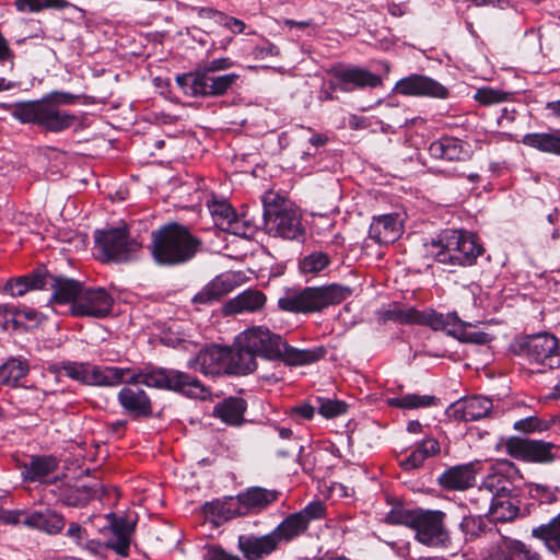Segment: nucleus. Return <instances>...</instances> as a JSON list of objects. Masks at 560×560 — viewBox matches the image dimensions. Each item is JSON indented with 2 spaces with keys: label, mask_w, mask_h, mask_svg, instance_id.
<instances>
[{
  "label": "nucleus",
  "mask_w": 560,
  "mask_h": 560,
  "mask_svg": "<svg viewBox=\"0 0 560 560\" xmlns=\"http://www.w3.org/2000/svg\"><path fill=\"white\" fill-rule=\"evenodd\" d=\"M59 374L85 386L112 387L121 383H144L149 387L180 393L189 398L206 400L211 390L197 377L173 369H145L133 372L118 366H98L90 362L65 361L55 366Z\"/></svg>",
  "instance_id": "f257e3e1"
},
{
  "label": "nucleus",
  "mask_w": 560,
  "mask_h": 560,
  "mask_svg": "<svg viewBox=\"0 0 560 560\" xmlns=\"http://www.w3.org/2000/svg\"><path fill=\"white\" fill-rule=\"evenodd\" d=\"M246 348L257 357L267 360H280L287 365H306L320 360L326 350L324 347L299 349L288 345L280 335L264 326H254L240 334Z\"/></svg>",
  "instance_id": "f03ea898"
},
{
  "label": "nucleus",
  "mask_w": 560,
  "mask_h": 560,
  "mask_svg": "<svg viewBox=\"0 0 560 560\" xmlns=\"http://www.w3.org/2000/svg\"><path fill=\"white\" fill-rule=\"evenodd\" d=\"M151 254L160 266H175L191 260L201 241L179 223L165 224L151 233Z\"/></svg>",
  "instance_id": "7ed1b4c3"
},
{
  "label": "nucleus",
  "mask_w": 560,
  "mask_h": 560,
  "mask_svg": "<svg viewBox=\"0 0 560 560\" xmlns=\"http://www.w3.org/2000/svg\"><path fill=\"white\" fill-rule=\"evenodd\" d=\"M10 115L22 124H34L48 132H62L73 127L79 118L77 115L55 107L42 100L0 104Z\"/></svg>",
  "instance_id": "20e7f679"
},
{
  "label": "nucleus",
  "mask_w": 560,
  "mask_h": 560,
  "mask_svg": "<svg viewBox=\"0 0 560 560\" xmlns=\"http://www.w3.org/2000/svg\"><path fill=\"white\" fill-rule=\"evenodd\" d=\"M429 252L441 264L467 267L476 262L483 248L474 234L447 230L432 241Z\"/></svg>",
  "instance_id": "39448f33"
},
{
  "label": "nucleus",
  "mask_w": 560,
  "mask_h": 560,
  "mask_svg": "<svg viewBox=\"0 0 560 560\" xmlns=\"http://www.w3.org/2000/svg\"><path fill=\"white\" fill-rule=\"evenodd\" d=\"M265 229L268 234L290 241H303L305 229L295 207L267 192L262 198Z\"/></svg>",
  "instance_id": "423d86ee"
},
{
  "label": "nucleus",
  "mask_w": 560,
  "mask_h": 560,
  "mask_svg": "<svg viewBox=\"0 0 560 560\" xmlns=\"http://www.w3.org/2000/svg\"><path fill=\"white\" fill-rule=\"evenodd\" d=\"M351 293L347 287L330 284L326 287L305 288L302 291L289 292L279 299V307L293 313L318 312L329 305L341 303Z\"/></svg>",
  "instance_id": "0eeeda50"
},
{
  "label": "nucleus",
  "mask_w": 560,
  "mask_h": 560,
  "mask_svg": "<svg viewBox=\"0 0 560 560\" xmlns=\"http://www.w3.org/2000/svg\"><path fill=\"white\" fill-rule=\"evenodd\" d=\"M240 79L237 73L220 74L198 67L176 77L177 85L191 97H218L226 94Z\"/></svg>",
  "instance_id": "6e6552de"
},
{
  "label": "nucleus",
  "mask_w": 560,
  "mask_h": 560,
  "mask_svg": "<svg viewBox=\"0 0 560 560\" xmlns=\"http://www.w3.org/2000/svg\"><path fill=\"white\" fill-rule=\"evenodd\" d=\"M95 242L104 258L114 262H130L142 253V243L128 234L126 226L97 231Z\"/></svg>",
  "instance_id": "1a4fd4ad"
},
{
  "label": "nucleus",
  "mask_w": 560,
  "mask_h": 560,
  "mask_svg": "<svg viewBox=\"0 0 560 560\" xmlns=\"http://www.w3.org/2000/svg\"><path fill=\"white\" fill-rule=\"evenodd\" d=\"M513 349L517 355L524 357L529 362L542 364L549 369L560 366L558 339L548 332L526 336L517 340Z\"/></svg>",
  "instance_id": "9d476101"
},
{
  "label": "nucleus",
  "mask_w": 560,
  "mask_h": 560,
  "mask_svg": "<svg viewBox=\"0 0 560 560\" xmlns=\"http://www.w3.org/2000/svg\"><path fill=\"white\" fill-rule=\"evenodd\" d=\"M378 315L383 322L394 320L401 324L427 325L434 330L447 328L458 320L455 313L442 314L431 308L418 311L413 307L404 308L398 304L382 308Z\"/></svg>",
  "instance_id": "9b49d317"
},
{
  "label": "nucleus",
  "mask_w": 560,
  "mask_h": 560,
  "mask_svg": "<svg viewBox=\"0 0 560 560\" xmlns=\"http://www.w3.org/2000/svg\"><path fill=\"white\" fill-rule=\"evenodd\" d=\"M505 448L511 457L526 463L550 464L560 458V445L544 440L512 436Z\"/></svg>",
  "instance_id": "f8f14e48"
},
{
  "label": "nucleus",
  "mask_w": 560,
  "mask_h": 560,
  "mask_svg": "<svg viewBox=\"0 0 560 560\" xmlns=\"http://www.w3.org/2000/svg\"><path fill=\"white\" fill-rule=\"evenodd\" d=\"M325 513L326 506L323 502H311L301 511L284 517L272 532L280 545L289 544L304 535L312 521L324 518Z\"/></svg>",
  "instance_id": "ddd939ff"
},
{
  "label": "nucleus",
  "mask_w": 560,
  "mask_h": 560,
  "mask_svg": "<svg viewBox=\"0 0 560 560\" xmlns=\"http://www.w3.org/2000/svg\"><path fill=\"white\" fill-rule=\"evenodd\" d=\"M280 492L261 487H252L238 493L235 498H229L222 505V510L230 516H243L259 513L278 500Z\"/></svg>",
  "instance_id": "4468645a"
},
{
  "label": "nucleus",
  "mask_w": 560,
  "mask_h": 560,
  "mask_svg": "<svg viewBox=\"0 0 560 560\" xmlns=\"http://www.w3.org/2000/svg\"><path fill=\"white\" fill-rule=\"evenodd\" d=\"M445 514L435 510H416L411 528L416 538L423 545L438 547L448 540V534L444 526Z\"/></svg>",
  "instance_id": "2eb2a0df"
},
{
  "label": "nucleus",
  "mask_w": 560,
  "mask_h": 560,
  "mask_svg": "<svg viewBox=\"0 0 560 560\" xmlns=\"http://www.w3.org/2000/svg\"><path fill=\"white\" fill-rule=\"evenodd\" d=\"M229 347L212 345L201 349L187 365L203 375L219 376L230 375Z\"/></svg>",
  "instance_id": "dca6fc26"
},
{
  "label": "nucleus",
  "mask_w": 560,
  "mask_h": 560,
  "mask_svg": "<svg viewBox=\"0 0 560 560\" xmlns=\"http://www.w3.org/2000/svg\"><path fill=\"white\" fill-rule=\"evenodd\" d=\"M394 91L405 96L432 97L445 100L448 90L439 81L423 74H410L398 80Z\"/></svg>",
  "instance_id": "f3484780"
},
{
  "label": "nucleus",
  "mask_w": 560,
  "mask_h": 560,
  "mask_svg": "<svg viewBox=\"0 0 560 560\" xmlns=\"http://www.w3.org/2000/svg\"><path fill=\"white\" fill-rule=\"evenodd\" d=\"M518 474L516 466L509 460H502L493 466L479 486L480 492H487L491 498L508 495L516 492L513 478Z\"/></svg>",
  "instance_id": "a211bd4d"
},
{
  "label": "nucleus",
  "mask_w": 560,
  "mask_h": 560,
  "mask_svg": "<svg viewBox=\"0 0 560 560\" xmlns=\"http://www.w3.org/2000/svg\"><path fill=\"white\" fill-rule=\"evenodd\" d=\"M112 306L113 298L105 289L83 287L73 306V315L102 318L110 313Z\"/></svg>",
  "instance_id": "6ab92c4d"
},
{
  "label": "nucleus",
  "mask_w": 560,
  "mask_h": 560,
  "mask_svg": "<svg viewBox=\"0 0 560 560\" xmlns=\"http://www.w3.org/2000/svg\"><path fill=\"white\" fill-rule=\"evenodd\" d=\"M331 73L335 79L332 88L342 92L382 85V78L378 74L360 67H338L332 69Z\"/></svg>",
  "instance_id": "aec40b11"
},
{
  "label": "nucleus",
  "mask_w": 560,
  "mask_h": 560,
  "mask_svg": "<svg viewBox=\"0 0 560 560\" xmlns=\"http://www.w3.org/2000/svg\"><path fill=\"white\" fill-rule=\"evenodd\" d=\"M480 560H538V555L523 541L501 536L481 552Z\"/></svg>",
  "instance_id": "412c9836"
},
{
  "label": "nucleus",
  "mask_w": 560,
  "mask_h": 560,
  "mask_svg": "<svg viewBox=\"0 0 560 560\" xmlns=\"http://www.w3.org/2000/svg\"><path fill=\"white\" fill-rule=\"evenodd\" d=\"M240 275L233 271L220 273L196 293L191 302L199 305H211L221 301L226 294L240 285Z\"/></svg>",
  "instance_id": "4be33fe9"
},
{
  "label": "nucleus",
  "mask_w": 560,
  "mask_h": 560,
  "mask_svg": "<svg viewBox=\"0 0 560 560\" xmlns=\"http://www.w3.org/2000/svg\"><path fill=\"white\" fill-rule=\"evenodd\" d=\"M129 384L133 386L122 387L117 395V400L124 412L132 418L151 417L153 407L150 397L145 390L137 386L139 383Z\"/></svg>",
  "instance_id": "5701e85b"
},
{
  "label": "nucleus",
  "mask_w": 560,
  "mask_h": 560,
  "mask_svg": "<svg viewBox=\"0 0 560 560\" xmlns=\"http://www.w3.org/2000/svg\"><path fill=\"white\" fill-rule=\"evenodd\" d=\"M45 289L52 290L49 302L52 305H70V312L73 314V306L79 300V295L82 292L83 284L74 279L66 277H56L48 272H45Z\"/></svg>",
  "instance_id": "b1692460"
},
{
  "label": "nucleus",
  "mask_w": 560,
  "mask_h": 560,
  "mask_svg": "<svg viewBox=\"0 0 560 560\" xmlns=\"http://www.w3.org/2000/svg\"><path fill=\"white\" fill-rule=\"evenodd\" d=\"M493 408L492 400L485 396H471L452 404L447 413L457 421H478L490 415Z\"/></svg>",
  "instance_id": "393cba45"
},
{
  "label": "nucleus",
  "mask_w": 560,
  "mask_h": 560,
  "mask_svg": "<svg viewBox=\"0 0 560 560\" xmlns=\"http://www.w3.org/2000/svg\"><path fill=\"white\" fill-rule=\"evenodd\" d=\"M280 547L273 532L261 536L241 535L238 537V548L247 560H261Z\"/></svg>",
  "instance_id": "a878e982"
},
{
  "label": "nucleus",
  "mask_w": 560,
  "mask_h": 560,
  "mask_svg": "<svg viewBox=\"0 0 560 560\" xmlns=\"http://www.w3.org/2000/svg\"><path fill=\"white\" fill-rule=\"evenodd\" d=\"M112 538L105 542V548L114 550L121 557L129 555L131 536L135 525L125 517H117L115 514H107Z\"/></svg>",
  "instance_id": "bb28decb"
},
{
  "label": "nucleus",
  "mask_w": 560,
  "mask_h": 560,
  "mask_svg": "<svg viewBox=\"0 0 560 560\" xmlns=\"http://www.w3.org/2000/svg\"><path fill=\"white\" fill-rule=\"evenodd\" d=\"M402 233V223L397 213L373 218L369 229V238L381 245L394 243Z\"/></svg>",
  "instance_id": "cd10ccee"
},
{
  "label": "nucleus",
  "mask_w": 560,
  "mask_h": 560,
  "mask_svg": "<svg viewBox=\"0 0 560 560\" xmlns=\"http://www.w3.org/2000/svg\"><path fill=\"white\" fill-rule=\"evenodd\" d=\"M430 155L450 162H463L470 158L469 145L453 137H442L429 147Z\"/></svg>",
  "instance_id": "c85d7f7f"
},
{
  "label": "nucleus",
  "mask_w": 560,
  "mask_h": 560,
  "mask_svg": "<svg viewBox=\"0 0 560 560\" xmlns=\"http://www.w3.org/2000/svg\"><path fill=\"white\" fill-rule=\"evenodd\" d=\"M439 485L446 490L462 491L472 487L476 482L475 464L457 465L440 475Z\"/></svg>",
  "instance_id": "c756f323"
},
{
  "label": "nucleus",
  "mask_w": 560,
  "mask_h": 560,
  "mask_svg": "<svg viewBox=\"0 0 560 560\" xmlns=\"http://www.w3.org/2000/svg\"><path fill=\"white\" fill-rule=\"evenodd\" d=\"M256 353L243 343L241 336L235 339L234 348L229 347L230 375H246L257 368Z\"/></svg>",
  "instance_id": "7c9ffc66"
},
{
  "label": "nucleus",
  "mask_w": 560,
  "mask_h": 560,
  "mask_svg": "<svg viewBox=\"0 0 560 560\" xmlns=\"http://www.w3.org/2000/svg\"><path fill=\"white\" fill-rule=\"evenodd\" d=\"M266 296L258 290H246L235 298L229 300L222 308L224 315H235L241 313H254L264 307Z\"/></svg>",
  "instance_id": "2f4dec72"
},
{
  "label": "nucleus",
  "mask_w": 560,
  "mask_h": 560,
  "mask_svg": "<svg viewBox=\"0 0 560 560\" xmlns=\"http://www.w3.org/2000/svg\"><path fill=\"white\" fill-rule=\"evenodd\" d=\"M58 459L52 455H35L28 464H24L22 477L30 482H47L48 477L57 470Z\"/></svg>",
  "instance_id": "473e14b6"
},
{
  "label": "nucleus",
  "mask_w": 560,
  "mask_h": 560,
  "mask_svg": "<svg viewBox=\"0 0 560 560\" xmlns=\"http://www.w3.org/2000/svg\"><path fill=\"white\" fill-rule=\"evenodd\" d=\"M521 142L542 153L560 156V129L547 132H532L523 136Z\"/></svg>",
  "instance_id": "72a5a7b5"
},
{
  "label": "nucleus",
  "mask_w": 560,
  "mask_h": 560,
  "mask_svg": "<svg viewBox=\"0 0 560 560\" xmlns=\"http://www.w3.org/2000/svg\"><path fill=\"white\" fill-rule=\"evenodd\" d=\"M489 513L495 522L505 523L514 521L520 514V501L515 492L491 498Z\"/></svg>",
  "instance_id": "f704fd0d"
},
{
  "label": "nucleus",
  "mask_w": 560,
  "mask_h": 560,
  "mask_svg": "<svg viewBox=\"0 0 560 560\" xmlns=\"http://www.w3.org/2000/svg\"><path fill=\"white\" fill-rule=\"evenodd\" d=\"M247 404L241 397H229L214 406L213 415L230 425H240L244 422Z\"/></svg>",
  "instance_id": "c9c22d12"
},
{
  "label": "nucleus",
  "mask_w": 560,
  "mask_h": 560,
  "mask_svg": "<svg viewBox=\"0 0 560 560\" xmlns=\"http://www.w3.org/2000/svg\"><path fill=\"white\" fill-rule=\"evenodd\" d=\"M532 537L542 541L548 551L560 555V513L532 529Z\"/></svg>",
  "instance_id": "e433bc0d"
},
{
  "label": "nucleus",
  "mask_w": 560,
  "mask_h": 560,
  "mask_svg": "<svg viewBox=\"0 0 560 560\" xmlns=\"http://www.w3.org/2000/svg\"><path fill=\"white\" fill-rule=\"evenodd\" d=\"M45 280V271L37 270L31 275L10 279L5 284V290L12 296H23L31 290H44Z\"/></svg>",
  "instance_id": "4c0bfd02"
},
{
  "label": "nucleus",
  "mask_w": 560,
  "mask_h": 560,
  "mask_svg": "<svg viewBox=\"0 0 560 560\" xmlns=\"http://www.w3.org/2000/svg\"><path fill=\"white\" fill-rule=\"evenodd\" d=\"M28 373V364L21 359H10L0 366V384L15 387Z\"/></svg>",
  "instance_id": "58836bf2"
},
{
  "label": "nucleus",
  "mask_w": 560,
  "mask_h": 560,
  "mask_svg": "<svg viewBox=\"0 0 560 560\" xmlns=\"http://www.w3.org/2000/svg\"><path fill=\"white\" fill-rule=\"evenodd\" d=\"M386 401L388 406L399 409H418L435 405L436 398L432 395L406 394L387 398Z\"/></svg>",
  "instance_id": "ea45409f"
},
{
  "label": "nucleus",
  "mask_w": 560,
  "mask_h": 560,
  "mask_svg": "<svg viewBox=\"0 0 560 560\" xmlns=\"http://www.w3.org/2000/svg\"><path fill=\"white\" fill-rule=\"evenodd\" d=\"M67 0H15L16 11L22 13H36L46 9L63 10L70 7Z\"/></svg>",
  "instance_id": "a19ab883"
},
{
  "label": "nucleus",
  "mask_w": 560,
  "mask_h": 560,
  "mask_svg": "<svg viewBox=\"0 0 560 560\" xmlns=\"http://www.w3.org/2000/svg\"><path fill=\"white\" fill-rule=\"evenodd\" d=\"M448 335L457 338L463 342H470L476 345H485L490 341V337L487 332L483 331H468L465 328V325L458 318V320L447 328H444Z\"/></svg>",
  "instance_id": "79ce46f5"
},
{
  "label": "nucleus",
  "mask_w": 560,
  "mask_h": 560,
  "mask_svg": "<svg viewBox=\"0 0 560 560\" xmlns=\"http://www.w3.org/2000/svg\"><path fill=\"white\" fill-rule=\"evenodd\" d=\"M330 262V258L323 252H314L305 256L300 262V269L303 273H318L323 271Z\"/></svg>",
  "instance_id": "37998d69"
},
{
  "label": "nucleus",
  "mask_w": 560,
  "mask_h": 560,
  "mask_svg": "<svg viewBox=\"0 0 560 560\" xmlns=\"http://www.w3.org/2000/svg\"><path fill=\"white\" fill-rule=\"evenodd\" d=\"M459 527L466 540H474L486 533L487 524L482 516L468 515L462 520Z\"/></svg>",
  "instance_id": "c03bdc74"
},
{
  "label": "nucleus",
  "mask_w": 560,
  "mask_h": 560,
  "mask_svg": "<svg viewBox=\"0 0 560 560\" xmlns=\"http://www.w3.org/2000/svg\"><path fill=\"white\" fill-rule=\"evenodd\" d=\"M39 525L40 527L38 530L45 532L49 535H57L63 529L66 521L62 515L54 511L46 510L42 512Z\"/></svg>",
  "instance_id": "a18cd8bd"
},
{
  "label": "nucleus",
  "mask_w": 560,
  "mask_h": 560,
  "mask_svg": "<svg viewBox=\"0 0 560 560\" xmlns=\"http://www.w3.org/2000/svg\"><path fill=\"white\" fill-rule=\"evenodd\" d=\"M225 229L234 235L248 238L254 235L256 231V224L252 219H247L245 214L238 217L235 213V218L230 221L229 226Z\"/></svg>",
  "instance_id": "49530a36"
},
{
  "label": "nucleus",
  "mask_w": 560,
  "mask_h": 560,
  "mask_svg": "<svg viewBox=\"0 0 560 560\" xmlns=\"http://www.w3.org/2000/svg\"><path fill=\"white\" fill-rule=\"evenodd\" d=\"M416 510H407L402 505H394L385 515L384 522L392 525H405L411 528Z\"/></svg>",
  "instance_id": "de8ad7c7"
},
{
  "label": "nucleus",
  "mask_w": 560,
  "mask_h": 560,
  "mask_svg": "<svg viewBox=\"0 0 560 560\" xmlns=\"http://www.w3.org/2000/svg\"><path fill=\"white\" fill-rule=\"evenodd\" d=\"M318 411L325 418H335L347 412V404L340 400L318 398Z\"/></svg>",
  "instance_id": "09e8293b"
},
{
  "label": "nucleus",
  "mask_w": 560,
  "mask_h": 560,
  "mask_svg": "<svg viewBox=\"0 0 560 560\" xmlns=\"http://www.w3.org/2000/svg\"><path fill=\"white\" fill-rule=\"evenodd\" d=\"M509 93L501 92L491 88L478 89L475 93V100L482 105H492L506 101Z\"/></svg>",
  "instance_id": "8fccbe9b"
},
{
  "label": "nucleus",
  "mask_w": 560,
  "mask_h": 560,
  "mask_svg": "<svg viewBox=\"0 0 560 560\" xmlns=\"http://www.w3.org/2000/svg\"><path fill=\"white\" fill-rule=\"evenodd\" d=\"M77 98V95L71 94L69 92L54 91L47 94L46 96L42 97L40 100L47 103H51L55 107L60 108L61 105L73 104Z\"/></svg>",
  "instance_id": "3c124183"
},
{
  "label": "nucleus",
  "mask_w": 560,
  "mask_h": 560,
  "mask_svg": "<svg viewBox=\"0 0 560 560\" xmlns=\"http://www.w3.org/2000/svg\"><path fill=\"white\" fill-rule=\"evenodd\" d=\"M210 212L222 220L221 224L226 223L229 226L230 221L235 218V212L232 207L226 202H213L209 206Z\"/></svg>",
  "instance_id": "603ef678"
},
{
  "label": "nucleus",
  "mask_w": 560,
  "mask_h": 560,
  "mask_svg": "<svg viewBox=\"0 0 560 560\" xmlns=\"http://www.w3.org/2000/svg\"><path fill=\"white\" fill-rule=\"evenodd\" d=\"M202 558L203 560H241L238 556L229 553L218 545L207 546Z\"/></svg>",
  "instance_id": "864d4df0"
},
{
  "label": "nucleus",
  "mask_w": 560,
  "mask_h": 560,
  "mask_svg": "<svg viewBox=\"0 0 560 560\" xmlns=\"http://www.w3.org/2000/svg\"><path fill=\"white\" fill-rule=\"evenodd\" d=\"M415 448L420 453V455L423 456L424 462L429 457L434 456L438 453H440V450H441L440 443L438 442V440H435L433 438L422 440L420 443L417 444V446Z\"/></svg>",
  "instance_id": "5fc2aeb1"
},
{
  "label": "nucleus",
  "mask_w": 560,
  "mask_h": 560,
  "mask_svg": "<svg viewBox=\"0 0 560 560\" xmlns=\"http://www.w3.org/2000/svg\"><path fill=\"white\" fill-rule=\"evenodd\" d=\"M514 429L516 431L530 433L542 430V427L540 419H538L537 417H527L516 421L514 423Z\"/></svg>",
  "instance_id": "6e6d98bb"
},
{
  "label": "nucleus",
  "mask_w": 560,
  "mask_h": 560,
  "mask_svg": "<svg viewBox=\"0 0 560 560\" xmlns=\"http://www.w3.org/2000/svg\"><path fill=\"white\" fill-rule=\"evenodd\" d=\"M423 456L415 448L406 458L399 462L404 470L418 469L423 465Z\"/></svg>",
  "instance_id": "4d7b16f0"
},
{
  "label": "nucleus",
  "mask_w": 560,
  "mask_h": 560,
  "mask_svg": "<svg viewBox=\"0 0 560 560\" xmlns=\"http://www.w3.org/2000/svg\"><path fill=\"white\" fill-rule=\"evenodd\" d=\"M233 66V61L228 57H221L217 59H212L207 63L200 66L203 69H209V71L219 73L223 70H226Z\"/></svg>",
  "instance_id": "13d9d810"
},
{
  "label": "nucleus",
  "mask_w": 560,
  "mask_h": 560,
  "mask_svg": "<svg viewBox=\"0 0 560 560\" xmlns=\"http://www.w3.org/2000/svg\"><path fill=\"white\" fill-rule=\"evenodd\" d=\"M315 408L310 404L295 406L290 410V416L294 419L311 420L314 417Z\"/></svg>",
  "instance_id": "bf43d9fd"
},
{
  "label": "nucleus",
  "mask_w": 560,
  "mask_h": 560,
  "mask_svg": "<svg viewBox=\"0 0 560 560\" xmlns=\"http://www.w3.org/2000/svg\"><path fill=\"white\" fill-rule=\"evenodd\" d=\"M24 510H7L0 515V521L8 525H23Z\"/></svg>",
  "instance_id": "052dcab7"
},
{
  "label": "nucleus",
  "mask_w": 560,
  "mask_h": 560,
  "mask_svg": "<svg viewBox=\"0 0 560 560\" xmlns=\"http://www.w3.org/2000/svg\"><path fill=\"white\" fill-rule=\"evenodd\" d=\"M88 500V491L83 489H73L66 498V503L71 506H79L85 504Z\"/></svg>",
  "instance_id": "680f3d73"
},
{
  "label": "nucleus",
  "mask_w": 560,
  "mask_h": 560,
  "mask_svg": "<svg viewBox=\"0 0 560 560\" xmlns=\"http://www.w3.org/2000/svg\"><path fill=\"white\" fill-rule=\"evenodd\" d=\"M40 517H42V512L28 513L27 511L24 510L23 525L28 528L38 530L40 527V525H39Z\"/></svg>",
  "instance_id": "e2e57ef3"
},
{
  "label": "nucleus",
  "mask_w": 560,
  "mask_h": 560,
  "mask_svg": "<svg viewBox=\"0 0 560 560\" xmlns=\"http://www.w3.org/2000/svg\"><path fill=\"white\" fill-rule=\"evenodd\" d=\"M225 28L230 30L234 34H241L245 30V23L242 20H238L236 18L230 16L228 19V23L225 25Z\"/></svg>",
  "instance_id": "0e129e2a"
},
{
  "label": "nucleus",
  "mask_w": 560,
  "mask_h": 560,
  "mask_svg": "<svg viewBox=\"0 0 560 560\" xmlns=\"http://www.w3.org/2000/svg\"><path fill=\"white\" fill-rule=\"evenodd\" d=\"M283 24L290 28L292 27H298L300 30H305V28H308L313 25L312 21L308 20V21H294V20H291V19H285L283 21Z\"/></svg>",
  "instance_id": "69168bd1"
},
{
  "label": "nucleus",
  "mask_w": 560,
  "mask_h": 560,
  "mask_svg": "<svg viewBox=\"0 0 560 560\" xmlns=\"http://www.w3.org/2000/svg\"><path fill=\"white\" fill-rule=\"evenodd\" d=\"M84 532L81 525L78 523H71L67 530V535L71 538L81 539V535Z\"/></svg>",
  "instance_id": "338daca9"
},
{
  "label": "nucleus",
  "mask_w": 560,
  "mask_h": 560,
  "mask_svg": "<svg viewBox=\"0 0 560 560\" xmlns=\"http://www.w3.org/2000/svg\"><path fill=\"white\" fill-rule=\"evenodd\" d=\"M546 109L549 110V116L560 118V100L548 102Z\"/></svg>",
  "instance_id": "774afa93"
}]
</instances>
